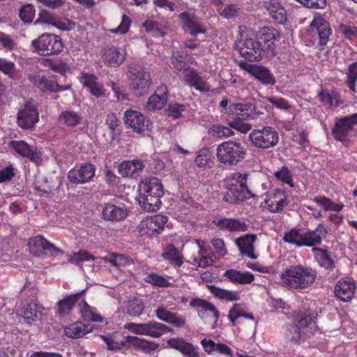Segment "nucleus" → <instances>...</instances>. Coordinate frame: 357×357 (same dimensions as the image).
<instances>
[{
	"label": "nucleus",
	"instance_id": "nucleus-37",
	"mask_svg": "<svg viewBox=\"0 0 357 357\" xmlns=\"http://www.w3.org/2000/svg\"><path fill=\"white\" fill-rule=\"evenodd\" d=\"M129 348L133 347L137 350H140L144 353H150L159 347V344L155 342L149 341L145 339L139 338L136 336H127Z\"/></svg>",
	"mask_w": 357,
	"mask_h": 357
},
{
	"label": "nucleus",
	"instance_id": "nucleus-9",
	"mask_svg": "<svg viewBox=\"0 0 357 357\" xmlns=\"http://www.w3.org/2000/svg\"><path fill=\"white\" fill-rule=\"evenodd\" d=\"M167 220V216L163 215L147 216L138 224L137 231L142 237L158 235L164 230Z\"/></svg>",
	"mask_w": 357,
	"mask_h": 357
},
{
	"label": "nucleus",
	"instance_id": "nucleus-6",
	"mask_svg": "<svg viewBox=\"0 0 357 357\" xmlns=\"http://www.w3.org/2000/svg\"><path fill=\"white\" fill-rule=\"evenodd\" d=\"M34 52L43 56L59 54L63 50V42L60 36L52 33H43L31 42Z\"/></svg>",
	"mask_w": 357,
	"mask_h": 357
},
{
	"label": "nucleus",
	"instance_id": "nucleus-60",
	"mask_svg": "<svg viewBox=\"0 0 357 357\" xmlns=\"http://www.w3.org/2000/svg\"><path fill=\"white\" fill-rule=\"evenodd\" d=\"M130 24L131 20L124 14L122 15L121 24L116 28L111 29L110 31L117 34H125L128 31Z\"/></svg>",
	"mask_w": 357,
	"mask_h": 357
},
{
	"label": "nucleus",
	"instance_id": "nucleus-64",
	"mask_svg": "<svg viewBox=\"0 0 357 357\" xmlns=\"http://www.w3.org/2000/svg\"><path fill=\"white\" fill-rule=\"evenodd\" d=\"M340 31L344 34L345 38L353 40L357 38V28L354 26H349L347 24H340L339 26Z\"/></svg>",
	"mask_w": 357,
	"mask_h": 357
},
{
	"label": "nucleus",
	"instance_id": "nucleus-44",
	"mask_svg": "<svg viewBox=\"0 0 357 357\" xmlns=\"http://www.w3.org/2000/svg\"><path fill=\"white\" fill-rule=\"evenodd\" d=\"M207 288L215 298L220 300L236 301L240 299L239 294L236 291L221 289L213 284H208Z\"/></svg>",
	"mask_w": 357,
	"mask_h": 357
},
{
	"label": "nucleus",
	"instance_id": "nucleus-43",
	"mask_svg": "<svg viewBox=\"0 0 357 357\" xmlns=\"http://www.w3.org/2000/svg\"><path fill=\"white\" fill-rule=\"evenodd\" d=\"M78 307L81 316L84 321L99 322L102 320L101 315L97 313L96 309L90 306L85 299L81 298L78 303Z\"/></svg>",
	"mask_w": 357,
	"mask_h": 357
},
{
	"label": "nucleus",
	"instance_id": "nucleus-51",
	"mask_svg": "<svg viewBox=\"0 0 357 357\" xmlns=\"http://www.w3.org/2000/svg\"><path fill=\"white\" fill-rule=\"evenodd\" d=\"M212 157L211 152L208 148H203L197 152L195 159L196 165L199 167H206Z\"/></svg>",
	"mask_w": 357,
	"mask_h": 357
},
{
	"label": "nucleus",
	"instance_id": "nucleus-31",
	"mask_svg": "<svg viewBox=\"0 0 357 357\" xmlns=\"http://www.w3.org/2000/svg\"><path fill=\"white\" fill-rule=\"evenodd\" d=\"M81 82L87 91L96 98L105 96V89L102 84L97 82V77L94 75L84 74L81 77Z\"/></svg>",
	"mask_w": 357,
	"mask_h": 357
},
{
	"label": "nucleus",
	"instance_id": "nucleus-1",
	"mask_svg": "<svg viewBox=\"0 0 357 357\" xmlns=\"http://www.w3.org/2000/svg\"><path fill=\"white\" fill-rule=\"evenodd\" d=\"M246 155L244 146L238 142L229 140L219 144L216 149L218 160L225 166H234L243 160Z\"/></svg>",
	"mask_w": 357,
	"mask_h": 357
},
{
	"label": "nucleus",
	"instance_id": "nucleus-13",
	"mask_svg": "<svg viewBox=\"0 0 357 357\" xmlns=\"http://www.w3.org/2000/svg\"><path fill=\"white\" fill-rule=\"evenodd\" d=\"M123 120L128 127L137 133L149 130L151 126L150 119L141 112L131 109L124 112Z\"/></svg>",
	"mask_w": 357,
	"mask_h": 357
},
{
	"label": "nucleus",
	"instance_id": "nucleus-14",
	"mask_svg": "<svg viewBox=\"0 0 357 357\" xmlns=\"http://www.w3.org/2000/svg\"><path fill=\"white\" fill-rule=\"evenodd\" d=\"M96 167L91 163L75 165L68 174V178L74 184L89 182L95 176Z\"/></svg>",
	"mask_w": 357,
	"mask_h": 357
},
{
	"label": "nucleus",
	"instance_id": "nucleus-15",
	"mask_svg": "<svg viewBox=\"0 0 357 357\" xmlns=\"http://www.w3.org/2000/svg\"><path fill=\"white\" fill-rule=\"evenodd\" d=\"M30 252L35 256H40L43 251L48 252L52 256L63 254V251L56 248L42 236H36L29 241Z\"/></svg>",
	"mask_w": 357,
	"mask_h": 357
},
{
	"label": "nucleus",
	"instance_id": "nucleus-48",
	"mask_svg": "<svg viewBox=\"0 0 357 357\" xmlns=\"http://www.w3.org/2000/svg\"><path fill=\"white\" fill-rule=\"evenodd\" d=\"M144 310V304L143 301L136 297L130 298L128 301L127 313L132 317L141 315Z\"/></svg>",
	"mask_w": 357,
	"mask_h": 357
},
{
	"label": "nucleus",
	"instance_id": "nucleus-28",
	"mask_svg": "<svg viewBox=\"0 0 357 357\" xmlns=\"http://www.w3.org/2000/svg\"><path fill=\"white\" fill-rule=\"evenodd\" d=\"M257 239L255 234H245L236 240V243L243 255L250 259H257L258 255L254 251V242Z\"/></svg>",
	"mask_w": 357,
	"mask_h": 357
},
{
	"label": "nucleus",
	"instance_id": "nucleus-59",
	"mask_svg": "<svg viewBox=\"0 0 357 357\" xmlns=\"http://www.w3.org/2000/svg\"><path fill=\"white\" fill-rule=\"evenodd\" d=\"M0 71L12 78L15 72V65L14 62L3 58H0Z\"/></svg>",
	"mask_w": 357,
	"mask_h": 357
},
{
	"label": "nucleus",
	"instance_id": "nucleus-62",
	"mask_svg": "<svg viewBox=\"0 0 357 357\" xmlns=\"http://www.w3.org/2000/svg\"><path fill=\"white\" fill-rule=\"evenodd\" d=\"M107 86H110L114 93V96L119 101H123L128 100V94L124 92V90L117 83L114 82H109Z\"/></svg>",
	"mask_w": 357,
	"mask_h": 357
},
{
	"label": "nucleus",
	"instance_id": "nucleus-34",
	"mask_svg": "<svg viewBox=\"0 0 357 357\" xmlns=\"http://www.w3.org/2000/svg\"><path fill=\"white\" fill-rule=\"evenodd\" d=\"M264 6L273 19L280 24H284L287 20V13L278 1L269 0L264 2Z\"/></svg>",
	"mask_w": 357,
	"mask_h": 357
},
{
	"label": "nucleus",
	"instance_id": "nucleus-50",
	"mask_svg": "<svg viewBox=\"0 0 357 357\" xmlns=\"http://www.w3.org/2000/svg\"><path fill=\"white\" fill-rule=\"evenodd\" d=\"M320 100L326 104H328L331 107H337L342 103V100L340 95L337 93H329L328 92L321 91L319 94Z\"/></svg>",
	"mask_w": 357,
	"mask_h": 357
},
{
	"label": "nucleus",
	"instance_id": "nucleus-36",
	"mask_svg": "<svg viewBox=\"0 0 357 357\" xmlns=\"http://www.w3.org/2000/svg\"><path fill=\"white\" fill-rule=\"evenodd\" d=\"M156 317L168 324H172L176 327H181L185 324V319L176 313L172 312L164 307H158L155 311Z\"/></svg>",
	"mask_w": 357,
	"mask_h": 357
},
{
	"label": "nucleus",
	"instance_id": "nucleus-16",
	"mask_svg": "<svg viewBox=\"0 0 357 357\" xmlns=\"http://www.w3.org/2000/svg\"><path fill=\"white\" fill-rule=\"evenodd\" d=\"M239 66L264 84L273 85L275 83L273 75L265 67L251 65L245 62L240 63Z\"/></svg>",
	"mask_w": 357,
	"mask_h": 357
},
{
	"label": "nucleus",
	"instance_id": "nucleus-47",
	"mask_svg": "<svg viewBox=\"0 0 357 357\" xmlns=\"http://www.w3.org/2000/svg\"><path fill=\"white\" fill-rule=\"evenodd\" d=\"M65 335L73 339H77L86 334L85 326L81 322H75L64 328Z\"/></svg>",
	"mask_w": 357,
	"mask_h": 357
},
{
	"label": "nucleus",
	"instance_id": "nucleus-8",
	"mask_svg": "<svg viewBox=\"0 0 357 357\" xmlns=\"http://www.w3.org/2000/svg\"><path fill=\"white\" fill-rule=\"evenodd\" d=\"M249 139L255 147L268 149L278 144L279 135L273 127L264 126L261 129L252 130L249 135Z\"/></svg>",
	"mask_w": 357,
	"mask_h": 357
},
{
	"label": "nucleus",
	"instance_id": "nucleus-10",
	"mask_svg": "<svg viewBox=\"0 0 357 357\" xmlns=\"http://www.w3.org/2000/svg\"><path fill=\"white\" fill-rule=\"evenodd\" d=\"M39 120L38 107L33 101H26L19 108L17 123L22 129H31Z\"/></svg>",
	"mask_w": 357,
	"mask_h": 357
},
{
	"label": "nucleus",
	"instance_id": "nucleus-19",
	"mask_svg": "<svg viewBox=\"0 0 357 357\" xmlns=\"http://www.w3.org/2000/svg\"><path fill=\"white\" fill-rule=\"evenodd\" d=\"M43 307L37 301H31L22 304L17 310V314L24 319L26 323L36 321L40 319Z\"/></svg>",
	"mask_w": 357,
	"mask_h": 357
},
{
	"label": "nucleus",
	"instance_id": "nucleus-56",
	"mask_svg": "<svg viewBox=\"0 0 357 357\" xmlns=\"http://www.w3.org/2000/svg\"><path fill=\"white\" fill-rule=\"evenodd\" d=\"M20 19L25 23H31L35 16V9L33 5L26 4L24 5L19 12Z\"/></svg>",
	"mask_w": 357,
	"mask_h": 357
},
{
	"label": "nucleus",
	"instance_id": "nucleus-49",
	"mask_svg": "<svg viewBox=\"0 0 357 357\" xmlns=\"http://www.w3.org/2000/svg\"><path fill=\"white\" fill-rule=\"evenodd\" d=\"M40 22L52 24L56 28L63 31L70 29V24L69 23L52 22L50 15L45 10H43L39 13L38 18L35 22V24H38Z\"/></svg>",
	"mask_w": 357,
	"mask_h": 357
},
{
	"label": "nucleus",
	"instance_id": "nucleus-12",
	"mask_svg": "<svg viewBox=\"0 0 357 357\" xmlns=\"http://www.w3.org/2000/svg\"><path fill=\"white\" fill-rule=\"evenodd\" d=\"M178 17L181 22L182 29L185 32L188 33L192 36H195L199 33H206L207 30L206 25L202 19L194 13L184 11L179 15Z\"/></svg>",
	"mask_w": 357,
	"mask_h": 357
},
{
	"label": "nucleus",
	"instance_id": "nucleus-40",
	"mask_svg": "<svg viewBox=\"0 0 357 357\" xmlns=\"http://www.w3.org/2000/svg\"><path fill=\"white\" fill-rule=\"evenodd\" d=\"M194 62V59L187 53L180 51H175L172 54V63L178 71H184L190 69V64Z\"/></svg>",
	"mask_w": 357,
	"mask_h": 357
},
{
	"label": "nucleus",
	"instance_id": "nucleus-33",
	"mask_svg": "<svg viewBox=\"0 0 357 357\" xmlns=\"http://www.w3.org/2000/svg\"><path fill=\"white\" fill-rule=\"evenodd\" d=\"M190 306L195 308L197 311V314L200 317H203V314L207 311L213 314L215 321H218L220 317V312L215 306L205 299L199 298H193L190 301Z\"/></svg>",
	"mask_w": 357,
	"mask_h": 357
},
{
	"label": "nucleus",
	"instance_id": "nucleus-17",
	"mask_svg": "<svg viewBox=\"0 0 357 357\" xmlns=\"http://www.w3.org/2000/svg\"><path fill=\"white\" fill-rule=\"evenodd\" d=\"M139 190L151 198L160 199L164 195L163 186L157 178L146 177L139 184Z\"/></svg>",
	"mask_w": 357,
	"mask_h": 357
},
{
	"label": "nucleus",
	"instance_id": "nucleus-27",
	"mask_svg": "<svg viewBox=\"0 0 357 357\" xmlns=\"http://www.w3.org/2000/svg\"><path fill=\"white\" fill-rule=\"evenodd\" d=\"M30 80L34 86L43 92H60L68 90L70 88L69 85L61 86L54 80L47 79L45 77L33 76L30 79Z\"/></svg>",
	"mask_w": 357,
	"mask_h": 357
},
{
	"label": "nucleus",
	"instance_id": "nucleus-5",
	"mask_svg": "<svg viewBox=\"0 0 357 357\" xmlns=\"http://www.w3.org/2000/svg\"><path fill=\"white\" fill-rule=\"evenodd\" d=\"M332 135L335 139L349 146L351 144L349 139L357 135V114L337 119Z\"/></svg>",
	"mask_w": 357,
	"mask_h": 357
},
{
	"label": "nucleus",
	"instance_id": "nucleus-2",
	"mask_svg": "<svg viewBox=\"0 0 357 357\" xmlns=\"http://www.w3.org/2000/svg\"><path fill=\"white\" fill-rule=\"evenodd\" d=\"M247 178L246 174L240 172H235L228 176L225 179L228 192L223 198L224 201H229L231 195L234 197L233 201H244L255 197V194L246 185Z\"/></svg>",
	"mask_w": 357,
	"mask_h": 357
},
{
	"label": "nucleus",
	"instance_id": "nucleus-54",
	"mask_svg": "<svg viewBox=\"0 0 357 357\" xmlns=\"http://www.w3.org/2000/svg\"><path fill=\"white\" fill-rule=\"evenodd\" d=\"M144 280L153 286L160 287H167L170 285L169 281L163 276L159 275L156 273L148 274Z\"/></svg>",
	"mask_w": 357,
	"mask_h": 357
},
{
	"label": "nucleus",
	"instance_id": "nucleus-41",
	"mask_svg": "<svg viewBox=\"0 0 357 357\" xmlns=\"http://www.w3.org/2000/svg\"><path fill=\"white\" fill-rule=\"evenodd\" d=\"M164 260L169 261V263L174 267H181L183 264V255L179 250L176 248L173 244H168L162 254Z\"/></svg>",
	"mask_w": 357,
	"mask_h": 357
},
{
	"label": "nucleus",
	"instance_id": "nucleus-53",
	"mask_svg": "<svg viewBox=\"0 0 357 357\" xmlns=\"http://www.w3.org/2000/svg\"><path fill=\"white\" fill-rule=\"evenodd\" d=\"M95 259L96 257L89 251L79 250V252H75L73 255L70 256L68 261L78 265L84 261L90 260L93 261Z\"/></svg>",
	"mask_w": 357,
	"mask_h": 357
},
{
	"label": "nucleus",
	"instance_id": "nucleus-29",
	"mask_svg": "<svg viewBox=\"0 0 357 357\" xmlns=\"http://www.w3.org/2000/svg\"><path fill=\"white\" fill-rule=\"evenodd\" d=\"M103 218L110 221H120L128 215L127 209L125 205L116 206L110 202L105 204L102 210Z\"/></svg>",
	"mask_w": 357,
	"mask_h": 357
},
{
	"label": "nucleus",
	"instance_id": "nucleus-55",
	"mask_svg": "<svg viewBox=\"0 0 357 357\" xmlns=\"http://www.w3.org/2000/svg\"><path fill=\"white\" fill-rule=\"evenodd\" d=\"M347 85L353 92H356V83L357 81V62L351 63L348 67V72L347 73Z\"/></svg>",
	"mask_w": 357,
	"mask_h": 357
},
{
	"label": "nucleus",
	"instance_id": "nucleus-25",
	"mask_svg": "<svg viewBox=\"0 0 357 357\" xmlns=\"http://www.w3.org/2000/svg\"><path fill=\"white\" fill-rule=\"evenodd\" d=\"M10 146L19 155L28 158L33 162H37L40 160L41 154L37 148L30 146L24 141H12Z\"/></svg>",
	"mask_w": 357,
	"mask_h": 357
},
{
	"label": "nucleus",
	"instance_id": "nucleus-58",
	"mask_svg": "<svg viewBox=\"0 0 357 357\" xmlns=\"http://www.w3.org/2000/svg\"><path fill=\"white\" fill-rule=\"evenodd\" d=\"M143 26L147 32L151 33L154 37H160L163 36V31L160 27V24L158 22L146 20L144 22Z\"/></svg>",
	"mask_w": 357,
	"mask_h": 357
},
{
	"label": "nucleus",
	"instance_id": "nucleus-57",
	"mask_svg": "<svg viewBox=\"0 0 357 357\" xmlns=\"http://www.w3.org/2000/svg\"><path fill=\"white\" fill-rule=\"evenodd\" d=\"M274 176L278 180L293 187V179L291 172L287 167L283 166L280 170L275 172Z\"/></svg>",
	"mask_w": 357,
	"mask_h": 357
},
{
	"label": "nucleus",
	"instance_id": "nucleus-38",
	"mask_svg": "<svg viewBox=\"0 0 357 357\" xmlns=\"http://www.w3.org/2000/svg\"><path fill=\"white\" fill-rule=\"evenodd\" d=\"M167 344L170 347L179 351L185 356L198 357V354L195 351V347L182 338H171L167 340Z\"/></svg>",
	"mask_w": 357,
	"mask_h": 357
},
{
	"label": "nucleus",
	"instance_id": "nucleus-35",
	"mask_svg": "<svg viewBox=\"0 0 357 357\" xmlns=\"http://www.w3.org/2000/svg\"><path fill=\"white\" fill-rule=\"evenodd\" d=\"M236 119L243 121L248 119H255L257 116L255 105L252 103H236L231 105Z\"/></svg>",
	"mask_w": 357,
	"mask_h": 357
},
{
	"label": "nucleus",
	"instance_id": "nucleus-30",
	"mask_svg": "<svg viewBox=\"0 0 357 357\" xmlns=\"http://www.w3.org/2000/svg\"><path fill=\"white\" fill-rule=\"evenodd\" d=\"M144 167V163L139 160H127L119 165L118 171L123 177L135 178Z\"/></svg>",
	"mask_w": 357,
	"mask_h": 357
},
{
	"label": "nucleus",
	"instance_id": "nucleus-39",
	"mask_svg": "<svg viewBox=\"0 0 357 357\" xmlns=\"http://www.w3.org/2000/svg\"><path fill=\"white\" fill-rule=\"evenodd\" d=\"M217 226L220 229H226L229 231H246L248 225L237 218H222L218 221Z\"/></svg>",
	"mask_w": 357,
	"mask_h": 357
},
{
	"label": "nucleus",
	"instance_id": "nucleus-4",
	"mask_svg": "<svg viewBox=\"0 0 357 357\" xmlns=\"http://www.w3.org/2000/svg\"><path fill=\"white\" fill-rule=\"evenodd\" d=\"M245 31L246 27L245 26H239V52L242 56L249 61H259L264 54L261 41L250 37L249 33H246Z\"/></svg>",
	"mask_w": 357,
	"mask_h": 357
},
{
	"label": "nucleus",
	"instance_id": "nucleus-3",
	"mask_svg": "<svg viewBox=\"0 0 357 357\" xmlns=\"http://www.w3.org/2000/svg\"><path fill=\"white\" fill-rule=\"evenodd\" d=\"M310 273L301 266H291L281 274L284 287L289 289H303L309 285Z\"/></svg>",
	"mask_w": 357,
	"mask_h": 357
},
{
	"label": "nucleus",
	"instance_id": "nucleus-20",
	"mask_svg": "<svg viewBox=\"0 0 357 357\" xmlns=\"http://www.w3.org/2000/svg\"><path fill=\"white\" fill-rule=\"evenodd\" d=\"M183 80L191 88H194L200 92L206 93L211 90L210 85L206 82L204 77H202L200 73L194 68L186 70L183 75Z\"/></svg>",
	"mask_w": 357,
	"mask_h": 357
},
{
	"label": "nucleus",
	"instance_id": "nucleus-45",
	"mask_svg": "<svg viewBox=\"0 0 357 357\" xmlns=\"http://www.w3.org/2000/svg\"><path fill=\"white\" fill-rule=\"evenodd\" d=\"M58 119L61 124L73 128L80 123L82 115L73 110H66L61 113Z\"/></svg>",
	"mask_w": 357,
	"mask_h": 357
},
{
	"label": "nucleus",
	"instance_id": "nucleus-11",
	"mask_svg": "<svg viewBox=\"0 0 357 357\" xmlns=\"http://www.w3.org/2000/svg\"><path fill=\"white\" fill-rule=\"evenodd\" d=\"M130 88L136 96L147 93L151 84L150 75L142 69L130 68L129 70Z\"/></svg>",
	"mask_w": 357,
	"mask_h": 357
},
{
	"label": "nucleus",
	"instance_id": "nucleus-42",
	"mask_svg": "<svg viewBox=\"0 0 357 357\" xmlns=\"http://www.w3.org/2000/svg\"><path fill=\"white\" fill-rule=\"evenodd\" d=\"M100 338L107 344V349L109 351H118L124 347L129 348L127 336L122 340H119L116 334L101 335Z\"/></svg>",
	"mask_w": 357,
	"mask_h": 357
},
{
	"label": "nucleus",
	"instance_id": "nucleus-21",
	"mask_svg": "<svg viewBox=\"0 0 357 357\" xmlns=\"http://www.w3.org/2000/svg\"><path fill=\"white\" fill-rule=\"evenodd\" d=\"M355 281L350 278L340 280L335 288V294L340 300L348 302L350 301L356 291Z\"/></svg>",
	"mask_w": 357,
	"mask_h": 357
},
{
	"label": "nucleus",
	"instance_id": "nucleus-23",
	"mask_svg": "<svg viewBox=\"0 0 357 357\" xmlns=\"http://www.w3.org/2000/svg\"><path fill=\"white\" fill-rule=\"evenodd\" d=\"M314 28H316L319 36V45H326L331 35V28L327 20L317 13H314Z\"/></svg>",
	"mask_w": 357,
	"mask_h": 357
},
{
	"label": "nucleus",
	"instance_id": "nucleus-18",
	"mask_svg": "<svg viewBox=\"0 0 357 357\" xmlns=\"http://www.w3.org/2000/svg\"><path fill=\"white\" fill-rule=\"evenodd\" d=\"M86 291V289H84L77 293L67 295L63 299L59 301L55 307L56 314L64 317L70 314L75 304L80 301Z\"/></svg>",
	"mask_w": 357,
	"mask_h": 357
},
{
	"label": "nucleus",
	"instance_id": "nucleus-46",
	"mask_svg": "<svg viewBox=\"0 0 357 357\" xmlns=\"http://www.w3.org/2000/svg\"><path fill=\"white\" fill-rule=\"evenodd\" d=\"M314 257L321 267L325 269L333 267V261L326 250L314 248Z\"/></svg>",
	"mask_w": 357,
	"mask_h": 357
},
{
	"label": "nucleus",
	"instance_id": "nucleus-32",
	"mask_svg": "<svg viewBox=\"0 0 357 357\" xmlns=\"http://www.w3.org/2000/svg\"><path fill=\"white\" fill-rule=\"evenodd\" d=\"M277 35V31L273 28L263 27L260 29L258 40L261 41L264 53L273 52Z\"/></svg>",
	"mask_w": 357,
	"mask_h": 357
},
{
	"label": "nucleus",
	"instance_id": "nucleus-63",
	"mask_svg": "<svg viewBox=\"0 0 357 357\" xmlns=\"http://www.w3.org/2000/svg\"><path fill=\"white\" fill-rule=\"evenodd\" d=\"M185 106L176 102H171L168 105V114L173 116L174 119H178L182 116L181 112L185 111Z\"/></svg>",
	"mask_w": 357,
	"mask_h": 357
},
{
	"label": "nucleus",
	"instance_id": "nucleus-24",
	"mask_svg": "<svg viewBox=\"0 0 357 357\" xmlns=\"http://www.w3.org/2000/svg\"><path fill=\"white\" fill-rule=\"evenodd\" d=\"M167 87L165 85L159 86L155 92L148 99L146 109L149 111L161 109L167 102Z\"/></svg>",
	"mask_w": 357,
	"mask_h": 357
},
{
	"label": "nucleus",
	"instance_id": "nucleus-7",
	"mask_svg": "<svg viewBox=\"0 0 357 357\" xmlns=\"http://www.w3.org/2000/svg\"><path fill=\"white\" fill-rule=\"evenodd\" d=\"M124 328L135 334L146 335L153 338H159L164 334L172 331L170 327L155 320H151L144 324L128 322L125 324Z\"/></svg>",
	"mask_w": 357,
	"mask_h": 357
},
{
	"label": "nucleus",
	"instance_id": "nucleus-22",
	"mask_svg": "<svg viewBox=\"0 0 357 357\" xmlns=\"http://www.w3.org/2000/svg\"><path fill=\"white\" fill-rule=\"evenodd\" d=\"M284 242L295 244L298 246H312V231L301 232L295 228L291 229L283 236Z\"/></svg>",
	"mask_w": 357,
	"mask_h": 357
},
{
	"label": "nucleus",
	"instance_id": "nucleus-26",
	"mask_svg": "<svg viewBox=\"0 0 357 357\" xmlns=\"http://www.w3.org/2000/svg\"><path fill=\"white\" fill-rule=\"evenodd\" d=\"M126 56V51L124 48L112 46L105 50L103 59L109 66L117 67L124 62Z\"/></svg>",
	"mask_w": 357,
	"mask_h": 357
},
{
	"label": "nucleus",
	"instance_id": "nucleus-61",
	"mask_svg": "<svg viewBox=\"0 0 357 357\" xmlns=\"http://www.w3.org/2000/svg\"><path fill=\"white\" fill-rule=\"evenodd\" d=\"M0 45L6 51H12L16 47V43L9 35L0 31Z\"/></svg>",
	"mask_w": 357,
	"mask_h": 357
},
{
	"label": "nucleus",
	"instance_id": "nucleus-52",
	"mask_svg": "<svg viewBox=\"0 0 357 357\" xmlns=\"http://www.w3.org/2000/svg\"><path fill=\"white\" fill-rule=\"evenodd\" d=\"M208 132L213 137L220 138L229 137L234 134L230 128L218 124L211 126L209 128Z\"/></svg>",
	"mask_w": 357,
	"mask_h": 357
}]
</instances>
